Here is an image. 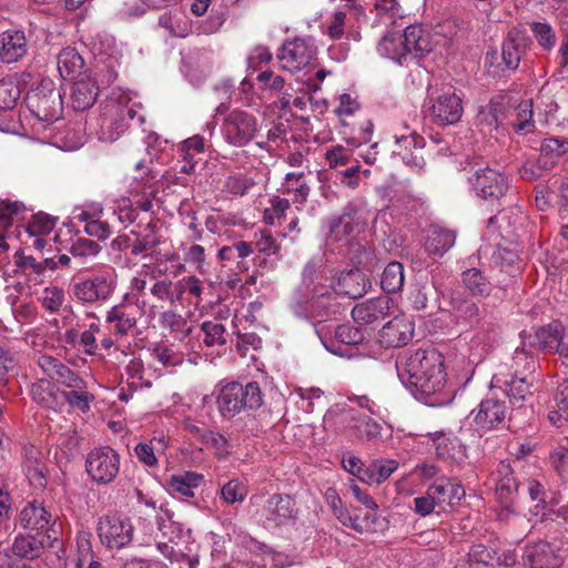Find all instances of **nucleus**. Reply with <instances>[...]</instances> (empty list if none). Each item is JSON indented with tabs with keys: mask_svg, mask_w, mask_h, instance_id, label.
Returning a JSON list of instances; mask_svg holds the SVG:
<instances>
[{
	"mask_svg": "<svg viewBox=\"0 0 568 568\" xmlns=\"http://www.w3.org/2000/svg\"><path fill=\"white\" fill-rule=\"evenodd\" d=\"M28 52V42L22 30L10 29L0 34V60L13 63Z\"/></svg>",
	"mask_w": 568,
	"mask_h": 568,
	"instance_id": "obj_29",
	"label": "nucleus"
},
{
	"mask_svg": "<svg viewBox=\"0 0 568 568\" xmlns=\"http://www.w3.org/2000/svg\"><path fill=\"white\" fill-rule=\"evenodd\" d=\"M51 378H41L31 386V397L40 406L57 410L60 408L61 389H59Z\"/></svg>",
	"mask_w": 568,
	"mask_h": 568,
	"instance_id": "obj_33",
	"label": "nucleus"
},
{
	"mask_svg": "<svg viewBox=\"0 0 568 568\" xmlns=\"http://www.w3.org/2000/svg\"><path fill=\"white\" fill-rule=\"evenodd\" d=\"M158 23L170 37L186 38L192 33L191 21L179 12H164L159 17Z\"/></svg>",
	"mask_w": 568,
	"mask_h": 568,
	"instance_id": "obj_39",
	"label": "nucleus"
},
{
	"mask_svg": "<svg viewBox=\"0 0 568 568\" xmlns=\"http://www.w3.org/2000/svg\"><path fill=\"white\" fill-rule=\"evenodd\" d=\"M246 495V486L236 478L229 480L221 487V497L229 505L244 501Z\"/></svg>",
	"mask_w": 568,
	"mask_h": 568,
	"instance_id": "obj_60",
	"label": "nucleus"
},
{
	"mask_svg": "<svg viewBox=\"0 0 568 568\" xmlns=\"http://www.w3.org/2000/svg\"><path fill=\"white\" fill-rule=\"evenodd\" d=\"M398 468V463L394 459H376L368 465V473H364V483L368 485H379L387 480Z\"/></svg>",
	"mask_w": 568,
	"mask_h": 568,
	"instance_id": "obj_43",
	"label": "nucleus"
},
{
	"mask_svg": "<svg viewBox=\"0 0 568 568\" xmlns=\"http://www.w3.org/2000/svg\"><path fill=\"white\" fill-rule=\"evenodd\" d=\"M116 287L115 275L110 272L79 277L70 285V295L81 304L106 302Z\"/></svg>",
	"mask_w": 568,
	"mask_h": 568,
	"instance_id": "obj_6",
	"label": "nucleus"
},
{
	"mask_svg": "<svg viewBox=\"0 0 568 568\" xmlns=\"http://www.w3.org/2000/svg\"><path fill=\"white\" fill-rule=\"evenodd\" d=\"M529 39L521 31L511 30L501 44L500 61L496 51L486 53L485 62L500 71H515L527 51Z\"/></svg>",
	"mask_w": 568,
	"mask_h": 568,
	"instance_id": "obj_13",
	"label": "nucleus"
},
{
	"mask_svg": "<svg viewBox=\"0 0 568 568\" xmlns=\"http://www.w3.org/2000/svg\"><path fill=\"white\" fill-rule=\"evenodd\" d=\"M99 88L91 78H81L77 80L71 89V106L75 111H85L97 101Z\"/></svg>",
	"mask_w": 568,
	"mask_h": 568,
	"instance_id": "obj_30",
	"label": "nucleus"
},
{
	"mask_svg": "<svg viewBox=\"0 0 568 568\" xmlns=\"http://www.w3.org/2000/svg\"><path fill=\"white\" fill-rule=\"evenodd\" d=\"M204 333L203 343L209 346H222L226 344V331L223 324L214 321H205L201 325Z\"/></svg>",
	"mask_w": 568,
	"mask_h": 568,
	"instance_id": "obj_55",
	"label": "nucleus"
},
{
	"mask_svg": "<svg viewBox=\"0 0 568 568\" xmlns=\"http://www.w3.org/2000/svg\"><path fill=\"white\" fill-rule=\"evenodd\" d=\"M429 114L439 125L457 123L464 113L462 98L452 90L440 91L436 97L429 98Z\"/></svg>",
	"mask_w": 568,
	"mask_h": 568,
	"instance_id": "obj_18",
	"label": "nucleus"
},
{
	"mask_svg": "<svg viewBox=\"0 0 568 568\" xmlns=\"http://www.w3.org/2000/svg\"><path fill=\"white\" fill-rule=\"evenodd\" d=\"M84 61L73 48H64L57 57L58 70L62 78H72L83 68Z\"/></svg>",
	"mask_w": 568,
	"mask_h": 568,
	"instance_id": "obj_44",
	"label": "nucleus"
},
{
	"mask_svg": "<svg viewBox=\"0 0 568 568\" xmlns=\"http://www.w3.org/2000/svg\"><path fill=\"white\" fill-rule=\"evenodd\" d=\"M174 514L165 509V518H158V528L162 536L168 538L175 546H183L191 540V529L186 528L182 523L173 518Z\"/></svg>",
	"mask_w": 568,
	"mask_h": 568,
	"instance_id": "obj_32",
	"label": "nucleus"
},
{
	"mask_svg": "<svg viewBox=\"0 0 568 568\" xmlns=\"http://www.w3.org/2000/svg\"><path fill=\"white\" fill-rule=\"evenodd\" d=\"M369 287V282L366 275L359 270H349L342 272L333 286L335 295L345 296L348 298L362 297Z\"/></svg>",
	"mask_w": 568,
	"mask_h": 568,
	"instance_id": "obj_28",
	"label": "nucleus"
},
{
	"mask_svg": "<svg viewBox=\"0 0 568 568\" xmlns=\"http://www.w3.org/2000/svg\"><path fill=\"white\" fill-rule=\"evenodd\" d=\"M257 119L243 110H232L222 122V133L230 145L242 148L248 144L257 133Z\"/></svg>",
	"mask_w": 568,
	"mask_h": 568,
	"instance_id": "obj_12",
	"label": "nucleus"
},
{
	"mask_svg": "<svg viewBox=\"0 0 568 568\" xmlns=\"http://www.w3.org/2000/svg\"><path fill=\"white\" fill-rule=\"evenodd\" d=\"M506 118L507 109L505 104L500 102H490L485 108H481L478 114V121L483 126V130H487L489 132L493 130H498L501 125H504Z\"/></svg>",
	"mask_w": 568,
	"mask_h": 568,
	"instance_id": "obj_41",
	"label": "nucleus"
},
{
	"mask_svg": "<svg viewBox=\"0 0 568 568\" xmlns=\"http://www.w3.org/2000/svg\"><path fill=\"white\" fill-rule=\"evenodd\" d=\"M523 559L529 568H559L561 559L546 541H538L527 545L524 550Z\"/></svg>",
	"mask_w": 568,
	"mask_h": 568,
	"instance_id": "obj_24",
	"label": "nucleus"
},
{
	"mask_svg": "<svg viewBox=\"0 0 568 568\" xmlns=\"http://www.w3.org/2000/svg\"><path fill=\"white\" fill-rule=\"evenodd\" d=\"M253 243L245 241L234 242L232 245L222 246L219 250V258L223 262L235 263V270L239 272H247L248 264L245 261L247 256L253 254Z\"/></svg>",
	"mask_w": 568,
	"mask_h": 568,
	"instance_id": "obj_35",
	"label": "nucleus"
},
{
	"mask_svg": "<svg viewBox=\"0 0 568 568\" xmlns=\"http://www.w3.org/2000/svg\"><path fill=\"white\" fill-rule=\"evenodd\" d=\"M320 337L325 348L336 355H343L341 345H358L364 341L363 332L349 324H342L335 328L334 341L322 335Z\"/></svg>",
	"mask_w": 568,
	"mask_h": 568,
	"instance_id": "obj_31",
	"label": "nucleus"
},
{
	"mask_svg": "<svg viewBox=\"0 0 568 568\" xmlns=\"http://www.w3.org/2000/svg\"><path fill=\"white\" fill-rule=\"evenodd\" d=\"M176 547L178 548L173 554L171 564H176L178 568H196L199 565V555L193 552L192 548L187 546V544Z\"/></svg>",
	"mask_w": 568,
	"mask_h": 568,
	"instance_id": "obj_64",
	"label": "nucleus"
},
{
	"mask_svg": "<svg viewBox=\"0 0 568 568\" xmlns=\"http://www.w3.org/2000/svg\"><path fill=\"white\" fill-rule=\"evenodd\" d=\"M38 365L49 378L68 388H72L69 392L61 390L60 408L68 403L82 412L90 409V400L93 399V396L85 390V382L75 372L60 359L50 355H40L38 357Z\"/></svg>",
	"mask_w": 568,
	"mask_h": 568,
	"instance_id": "obj_3",
	"label": "nucleus"
},
{
	"mask_svg": "<svg viewBox=\"0 0 568 568\" xmlns=\"http://www.w3.org/2000/svg\"><path fill=\"white\" fill-rule=\"evenodd\" d=\"M564 333V326L559 323H551L540 327L535 334V344L538 349L555 354L559 338Z\"/></svg>",
	"mask_w": 568,
	"mask_h": 568,
	"instance_id": "obj_47",
	"label": "nucleus"
},
{
	"mask_svg": "<svg viewBox=\"0 0 568 568\" xmlns=\"http://www.w3.org/2000/svg\"><path fill=\"white\" fill-rule=\"evenodd\" d=\"M455 241L456 234L454 231L434 225L428 230L425 248L428 254L440 257L454 246Z\"/></svg>",
	"mask_w": 568,
	"mask_h": 568,
	"instance_id": "obj_34",
	"label": "nucleus"
},
{
	"mask_svg": "<svg viewBox=\"0 0 568 568\" xmlns=\"http://www.w3.org/2000/svg\"><path fill=\"white\" fill-rule=\"evenodd\" d=\"M20 98L19 87L11 80L0 81V111L12 110Z\"/></svg>",
	"mask_w": 568,
	"mask_h": 568,
	"instance_id": "obj_63",
	"label": "nucleus"
},
{
	"mask_svg": "<svg viewBox=\"0 0 568 568\" xmlns=\"http://www.w3.org/2000/svg\"><path fill=\"white\" fill-rule=\"evenodd\" d=\"M462 281L465 287L475 296H488L493 291L490 282L481 270L471 267L462 273Z\"/></svg>",
	"mask_w": 568,
	"mask_h": 568,
	"instance_id": "obj_42",
	"label": "nucleus"
},
{
	"mask_svg": "<svg viewBox=\"0 0 568 568\" xmlns=\"http://www.w3.org/2000/svg\"><path fill=\"white\" fill-rule=\"evenodd\" d=\"M496 260H499L501 265L505 263L506 266L509 267V271H507L508 277L497 281V287L505 291L518 274V268L514 267V264L518 260V255L508 248H499L496 253Z\"/></svg>",
	"mask_w": 568,
	"mask_h": 568,
	"instance_id": "obj_57",
	"label": "nucleus"
},
{
	"mask_svg": "<svg viewBox=\"0 0 568 568\" xmlns=\"http://www.w3.org/2000/svg\"><path fill=\"white\" fill-rule=\"evenodd\" d=\"M364 217L362 211L353 203H348L341 216L331 224V234L336 240L359 233L364 227Z\"/></svg>",
	"mask_w": 568,
	"mask_h": 568,
	"instance_id": "obj_26",
	"label": "nucleus"
},
{
	"mask_svg": "<svg viewBox=\"0 0 568 568\" xmlns=\"http://www.w3.org/2000/svg\"><path fill=\"white\" fill-rule=\"evenodd\" d=\"M38 456L39 452L34 447L24 448L23 464L29 480L36 486L43 487L47 480Z\"/></svg>",
	"mask_w": 568,
	"mask_h": 568,
	"instance_id": "obj_51",
	"label": "nucleus"
},
{
	"mask_svg": "<svg viewBox=\"0 0 568 568\" xmlns=\"http://www.w3.org/2000/svg\"><path fill=\"white\" fill-rule=\"evenodd\" d=\"M554 162L548 159L538 158L536 160H527L524 162L518 173L525 181H536L545 171L552 168Z\"/></svg>",
	"mask_w": 568,
	"mask_h": 568,
	"instance_id": "obj_56",
	"label": "nucleus"
},
{
	"mask_svg": "<svg viewBox=\"0 0 568 568\" xmlns=\"http://www.w3.org/2000/svg\"><path fill=\"white\" fill-rule=\"evenodd\" d=\"M95 560L89 537L87 535L78 536L77 552L69 558L68 565L72 568H84L85 565Z\"/></svg>",
	"mask_w": 568,
	"mask_h": 568,
	"instance_id": "obj_53",
	"label": "nucleus"
},
{
	"mask_svg": "<svg viewBox=\"0 0 568 568\" xmlns=\"http://www.w3.org/2000/svg\"><path fill=\"white\" fill-rule=\"evenodd\" d=\"M376 12L374 26L389 27L395 24L396 18L400 17V7L397 0H373Z\"/></svg>",
	"mask_w": 568,
	"mask_h": 568,
	"instance_id": "obj_49",
	"label": "nucleus"
},
{
	"mask_svg": "<svg viewBox=\"0 0 568 568\" xmlns=\"http://www.w3.org/2000/svg\"><path fill=\"white\" fill-rule=\"evenodd\" d=\"M41 550L42 541L32 535H20L16 537L12 545L14 555L30 559L38 557Z\"/></svg>",
	"mask_w": 568,
	"mask_h": 568,
	"instance_id": "obj_52",
	"label": "nucleus"
},
{
	"mask_svg": "<svg viewBox=\"0 0 568 568\" xmlns=\"http://www.w3.org/2000/svg\"><path fill=\"white\" fill-rule=\"evenodd\" d=\"M155 224L149 223L143 233H138L132 231L131 233L135 235L134 241L130 244L131 254L134 256H139L141 254L148 253L160 244V237L155 232Z\"/></svg>",
	"mask_w": 568,
	"mask_h": 568,
	"instance_id": "obj_48",
	"label": "nucleus"
},
{
	"mask_svg": "<svg viewBox=\"0 0 568 568\" xmlns=\"http://www.w3.org/2000/svg\"><path fill=\"white\" fill-rule=\"evenodd\" d=\"M497 383H501L505 387L506 395L510 398L511 402H523L530 396L531 387L535 383V376L531 374H526V376H521L519 374H510V378H506L501 381L498 375L495 376Z\"/></svg>",
	"mask_w": 568,
	"mask_h": 568,
	"instance_id": "obj_36",
	"label": "nucleus"
},
{
	"mask_svg": "<svg viewBox=\"0 0 568 568\" xmlns=\"http://www.w3.org/2000/svg\"><path fill=\"white\" fill-rule=\"evenodd\" d=\"M507 414L506 402L496 397L484 398L477 408L470 412L475 426L483 432L499 428L505 423Z\"/></svg>",
	"mask_w": 568,
	"mask_h": 568,
	"instance_id": "obj_19",
	"label": "nucleus"
},
{
	"mask_svg": "<svg viewBox=\"0 0 568 568\" xmlns=\"http://www.w3.org/2000/svg\"><path fill=\"white\" fill-rule=\"evenodd\" d=\"M55 519L57 517L42 503L36 500L28 503L20 511V524L30 530L47 531L55 524Z\"/></svg>",
	"mask_w": 568,
	"mask_h": 568,
	"instance_id": "obj_27",
	"label": "nucleus"
},
{
	"mask_svg": "<svg viewBox=\"0 0 568 568\" xmlns=\"http://www.w3.org/2000/svg\"><path fill=\"white\" fill-rule=\"evenodd\" d=\"M521 487H526L530 500L535 503L534 508L536 515L539 513V510L545 509L547 493L540 481L535 478H526L524 476Z\"/></svg>",
	"mask_w": 568,
	"mask_h": 568,
	"instance_id": "obj_59",
	"label": "nucleus"
},
{
	"mask_svg": "<svg viewBox=\"0 0 568 568\" xmlns=\"http://www.w3.org/2000/svg\"><path fill=\"white\" fill-rule=\"evenodd\" d=\"M250 503L257 507L255 516L268 529L288 526L297 519L298 508L290 495L276 493L267 498L263 495H254Z\"/></svg>",
	"mask_w": 568,
	"mask_h": 568,
	"instance_id": "obj_5",
	"label": "nucleus"
},
{
	"mask_svg": "<svg viewBox=\"0 0 568 568\" xmlns=\"http://www.w3.org/2000/svg\"><path fill=\"white\" fill-rule=\"evenodd\" d=\"M469 183L478 197L490 202L505 196L509 187L505 174L489 166L477 169L469 178Z\"/></svg>",
	"mask_w": 568,
	"mask_h": 568,
	"instance_id": "obj_16",
	"label": "nucleus"
},
{
	"mask_svg": "<svg viewBox=\"0 0 568 568\" xmlns=\"http://www.w3.org/2000/svg\"><path fill=\"white\" fill-rule=\"evenodd\" d=\"M317 53L312 39L295 38L283 43L278 54L280 68L290 72H298L310 65Z\"/></svg>",
	"mask_w": 568,
	"mask_h": 568,
	"instance_id": "obj_15",
	"label": "nucleus"
},
{
	"mask_svg": "<svg viewBox=\"0 0 568 568\" xmlns=\"http://www.w3.org/2000/svg\"><path fill=\"white\" fill-rule=\"evenodd\" d=\"M404 266L399 262H390L384 268L381 276V287L384 292L397 293L404 286Z\"/></svg>",
	"mask_w": 568,
	"mask_h": 568,
	"instance_id": "obj_45",
	"label": "nucleus"
},
{
	"mask_svg": "<svg viewBox=\"0 0 568 568\" xmlns=\"http://www.w3.org/2000/svg\"><path fill=\"white\" fill-rule=\"evenodd\" d=\"M435 42L430 32L418 24H410L403 33L388 32L377 45L381 55L399 64L409 57H423L433 51Z\"/></svg>",
	"mask_w": 568,
	"mask_h": 568,
	"instance_id": "obj_2",
	"label": "nucleus"
},
{
	"mask_svg": "<svg viewBox=\"0 0 568 568\" xmlns=\"http://www.w3.org/2000/svg\"><path fill=\"white\" fill-rule=\"evenodd\" d=\"M105 321L113 324V333L120 337L128 335L136 325L134 314L124 304L112 306L106 313Z\"/></svg>",
	"mask_w": 568,
	"mask_h": 568,
	"instance_id": "obj_37",
	"label": "nucleus"
},
{
	"mask_svg": "<svg viewBox=\"0 0 568 568\" xmlns=\"http://www.w3.org/2000/svg\"><path fill=\"white\" fill-rule=\"evenodd\" d=\"M98 536L109 549H121L132 541L134 528L129 519L106 515L99 519Z\"/></svg>",
	"mask_w": 568,
	"mask_h": 568,
	"instance_id": "obj_17",
	"label": "nucleus"
},
{
	"mask_svg": "<svg viewBox=\"0 0 568 568\" xmlns=\"http://www.w3.org/2000/svg\"><path fill=\"white\" fill-rule=\"evenodd\" d=\"M414 324L406 316H395L383 326L379 332V342L386 347H400L412 341Z\"/></svg>",
	"mask_w": 568,
	"mask_h": 568,
	"instance_id": "obj_22",
	"label": "nucleus"
},
{
	"mask_svg": "<svg viewBox=\"0 0 568 568\" xmlns=\"http://www.w3.org/2000/svg\"><path fill=\"white\" fill-rule=\"evenodd\" d=\"M397 376L418 400L429 406L450 402L446 392L445 361L434 347L406 349L396 359Z\"/></svg>",
	"mask_w": 568,
	"mask_h": 568,
	"instance_id": "obj_1",
	"label": "nucleus"
},
{
	"mask_svg": "<svg viewBox=\"0 0 568 568\" xmlns=\"http://www.w3.org/2000/svg\"><path fill=\"white\" fill-rule=\"evenodd\" d=\"M263 404V395L256 382L245 385L232 382L223 386L216 397L217 410L223 418L231 419L234 416L260 408Z\"/></svg>",
	"mask_w": 568,
	"mask_h": 568,
	"instance_id": "obj_4",
	"label": "nucleus"
},
{
	"mask_svg": "<svg viewBox=\"0 0 568 568\" xmlns=\"http://www.w3.org/2000/svg\"><path fill=\"white\" fill-rule=\"evenodd\" d=\"M336 429L348 432L349 435L358 440L373 442L382 437V426L367 416H361L355 409H341L333 413Z\"/></svg>",
	"mask_w": 568,
	"mask_h": 568,
	"instance_id": "obj_14",
	"label": "nucleus"
},
{
	"mask_svg": "<svg viewBox=\"0 0 568 568\" xmlns=\"http://www.w3.org/2000/svg\"><path fill=\"white\" fill-rule=\"evenodd\" d=\"M159 324L163 329L179 334L178 338L180 341H183L192 332L186 318L174 310L162 312L159 317Z\"/></svg>",
	"mask_w": 568,
	"mask_h": 568,
	"instance_id": "obj_46",
	"label": "nucleus"
},
{
	"mask_svg": "<svg viewBox=\"0 0 568 568\" xmlns=\"http://www.w3.org/2000/svg\"><path fill=\"white\" fill-rule=\"evenodd\" d=\"M30 111L40 121V124H53L60 120L63 111L61 93L51 81L42 82L27 95Z\"/></svg>",
	"mask_w": 568,
	"mask_h": 568,
	"instance_id": "obj_8",
	"label": "nucleus"
},
{
	"mask_svg": "<svg viewBox=\"0 0 568 568\" xmlns=\"http://www.w3.org/2000/svg\"><path fill=\"white\" fill-rule=\"evenodd\" d=\"M511 361V368L514 369L511 374H519L521 376H526V374L534 375L537 363L534 356L525 348H517Z\"/></svg>",
	"mask_w": 568,
	"mask_h": 568,
	"instance_id": "obj_58",
	"label": "nucleus"
},
{
	"mask_svg": "<svg viewBox=\"0 0 568 568\" xmlns=\"http://www.w3.org/2000/svg\"><path fill=\"white\" fill-rule=\"evenodd\" d=\"M334 295L327 287L314 286L305 290L302 286L293 293L290 307L298 317H307L308 313L325 317L336 314V305L333 304Z\"/></svg>",
	"mask_w": 568,
	"mask_h": 568,
	"instance_id": "obj_7",
	"label": "nucleus"
},
{
	"mask_svg": "<svg viewBox=\"0 0 568 568\" xmlns=\"http://www.w3.org/2000/svg\"><path fill=\"white\" fill-rule=\"evenodd\" d=\"M321 261L316 258L310 260L303 267L301 285L305 290H312L314 286L325 287L321 284L323 278L321 274Z\"/></svg>",
	"mask_w": 568,
	"mask_h": 568,
	"instance_id": "obj_61",
	"label": "nucleus"
},
{
	"mask_svg": "<svg viewBox=\"0 0 568 568\" xmlns=\"http://www.w3.org/2000/svg\"><path fill=\"white\" fill-rule=\"evenodd\" d=\"M204 481V476L195 471H184L172 475L168 480V488L171 493L182 497H194V490Z\"/></svg>",
	"mask_w": 568,
	"mask_h": 568,
	"instance_id": "obj_38",
	"label": "nucleus"
},
{
	"mask_svg": "<svg viewBox=\"0 0 568 568\" xmlns=\"http://www.w3.org/2000/svg\"><path fill=\"white\" fill-rule=\"evenodd\" d=\"M547 419L555 427L568 423V379H562L552 390L546 404Z\"/></svg>",
	"mask_w": 568,
	"mask_h": 568,
	"instance_id": "obj_25",
	"label": "nucleus"
},
{
	"mask_svg": "<svg viewBox=\"0 0 568 568\" xmlns=\"http://www.w3.org/2000/svg\"><path fill=\"white\" fill-rule=\"evenodd\" d=\"M547 462L560 479L568 480V450L564 446H552Z\"/></svg>",
	"mask_w": 568,
	"mask_h": 568,
	"instance_id": "obj_54",
	"label": "nucleus"
},
{
	"mask_svg": "<svg viewBox=\"0 0 568 568\" xmlns=\"http://www.w3.org/2000/svg\"><path fill=\"white\" fill-rule=\"evenodd\" d=\"M120 455L110 446L91 449L85 459V470L92 481L98 485L112 483L120 470Z\"/></svg>",
	"mask_w": 568,
	"mask_h": 568,
	"instance_id": "obj_11",
	"label": "nucleus"
},
{
	"mask_svg": "<svg viewBox=\"0 0 568 568\" xmlns=\"http://www.w3.org/2000/svg\"><path fill=\"white\" fill-rule=\"evenodd\" d=\"M425 140L415 132L395 135V148L393 153L400 158L403 163L415 171H420L425 166L424 159Z\"/></svg>",
	"mask_w": 568,
	"mask_h": 568,
	"instance_id": "obj_20",
	"label": "nucleus"
},
{
	"mask_svg": "<svg viewBox=\"0 0 568 568\" xmlns=\"http://www.w3.org/2000/svg\"><path fill=\"white\" fill-rule=\"evenodd\" d=\"M510 125L518 134H528L535 130L532 100H523L513 112Z\"/></svg>",
	"mask_w": 568,
	"mask_h": 568,
	"instance_id": "obj_40",
	"label": "nucleus"
},
{
	"mask_svg": "<svg viewBox=\"0 0 568 568\" xmlns=\"http://www.w3.org/2000/svg\"><path fill=\"white\" fill-rule=\"evenodd\" d=\"M428 489L438 507L437 514L449 513L458 506L465 497V488L463 485L445 476L437 478Z\"/></svg>",
	"mask_w": 568,
	"mask_h": 568,
	"instance_id": "obj_21",
	"label": "nucleus"
},
{
	"mask_svg": "<svg viewBox=\"0 0 568 568\" xmlns=\"http://www.w3.org/2000/svg\"><path fill=\"white\" fill-rule=\"evenodd\" d=\"M392 300L388 296H379L366 300L352 310L353 320L362 325H371L384 321L390 310Z\"/></svg>",
	"mask_w": 568,
	"mask_h": 568,
	"instance_id": "obj_23",
	"label": "nucleus"
},
{
	"mask_svg": "<svg viewBox=\"0 0 568 568\" xmlns=\"http://www.w3.org/2000/svg\"><path fill=\"white\" fill-rule=\"evenodd\" d=\"M136 115L129 104L128 97L110 98L103 108L102 134L106 141L118 140L129 128L130 121Z\"/></svg>",
	"mask_w": 568,
	"mask_h": 568,
	"instance_id": "obj_10",
	"label": "nucleus"
},
{
	"mask_svg": "<svg viewBox=\"0 0 568 568\" xmlns=\"http://www.w3.org/2000/svg\"><path fill=\"white\" fill-rule=\"evenodd\" d=\"M566 153H568V140L559 136H550L542 140L539 158H559Z\"/></svg>",
	"mask_w": 568,
	"mask_h": 568,
	"instance_id": "obj_62",
	"label": "nucleus"
},
{
	"mask_svg": "<svg viewBox=\"0 0 568 568\" xmlns=\"http://www.w3.org/2000/svg\"><path fill=\"white\" fill-rule=\"evenodd\" d=\"M453 307L458 321L469 325H477L481 322L484 310L471 298H454Z\"/></svg>",
	"mask_w": 568,
	"mask_h": 568,
	"instance_id": "obj_50",
	"label": "nucleus"
},
{
	"mask_svg": "<svg viewBox=\"0 0 568 568\" xmlns=\"http://www.w3.org/2000/svg\"><path fill=\"white\" fill-rule=\"evenodd\" d=\"M524 463L521 459L500 460L493 473L496 496L500 504L509 506L520 495L524 478Z\"/></svg>",
	"mask_w": 568,
	"mask_h": 568,
	"instance_id": "obj_9",
	"label": "nucleus"
}]
</instances>
